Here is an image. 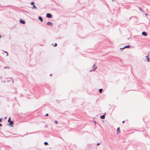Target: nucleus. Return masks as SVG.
Wrapping results in <instances>:
<instances>
[{"label":"nucleus","mask_w":150,"mask_h":150,"mask_svg":"<svg viewBox=\"0 0 150 150\" xmlns=\"http://www.w3.org/2000/svg\"><path fill=\"white\" fill-rule=\"evenodd\" d=\"M2 126V125L1 123H0V126Z\"/></svg>","instance_id":"obj_22"},{"label":"nucleus","mask_w":150,"mask_h":150,"mask_svg":"<svg viewBox=\"0 0 150 150\" xmlns=\"http://www.w3.org/2000/svg\"><path fill=\"white\" fill-rule=\"evenodd\" d=\"M1 37V35H0V38Z\"/></svg>","instance_id":"obj_30"},{"label":"nucleus","mask_w":150,"mask_h":150,"mask_svg":"<svg viewBox=\"0 0 150 150\" xmlns=\"http://www.w3.org/2000/svg\"><path fill=\"white\" fill-rule=\"evenodd\" d=\"M95 66V64H94L93 65V67H94Z\"/></svg>","instance_id":"obj_28"},{"label":"nucleus","mask_w":150,"mask_h":150,"mask_svg":"<svg viewBox=\"0 0 150 150\" xmlns=\"http://www.w3.org/2000/svg\"><path fill=\"white\" fill-rule=\"evenodd\" d=\"M13 121H11L9 123V125L11 126V127H13Z\"/></svg>","instance_id":"obj_2"},{"label":"nucleus","mask_w":150,"mask_h":150,"mask_svg":"<svg viewBox=\"0 0 150 150\" xmlns=\"http://www.w3.org/2000/svg\"><path fill=\"white\" fill-rule=\"evenodd\" d=\"M96 68H97V67H96L94 69V70H95Z\"/></svg>","instance_id":"obj_27"},{"label":"nucleus","mask_w":150,"mask_h":150,"mask_svg":"<svg viewBox=\"0 0 150 150\" xmlns=\"http://www.w3.org/2000/svg\"><path fill=\"white\" fill-rule=\"evenodd\" d=\"M47 24L48 25H50L52 26V23H51L50 22H48L47 23Z\"/></svg>","instance_id":"obj_5"},{"label":"nucleus","mask_w":150,"mask_h":150,"mask_svg":"<svg viewBox=\"0 0 150 150\" xmlns=\"http://www.w3.org/2000/svg\"><path fill=\"white\" fill-rule=\"evenodd\" d=\"M92 71V70H90V72H91V71Z\"/></svg>","instance_id":"obj_31"},{"label":"nucleus","mask_w":150,"mask_h":150,"mask_svg":"<svg viewBox=\"0 0 150 150\" xmlns=\"http://www.w3.org/2000/svg\"><path fill=\"white\" fill-rule=\"evenodd\" d=\"M55 122L57 124H58V122L57 121H55Z\"/></svg>","instance_id":"obj_17"},{"label":"nucleus","mask_w":150,"mask_h":150,"mask_svg":"<svg viewBox=\"0 0 150 150\" xmlns=\"http://www.w3.org/2000/svg\"><path fill=\"white\" fill-rule=\"evenodd\" d=\"M129 47H130V46L129 45H127V46H125L124 47V48H129Z\"/></svg>","instance_id":"obj_11"},{"label":"nucleus","mask_w":150,"mask_h":150,"mask_svg":"<svg viewBox=\"0 0 150 150\" xmlns=\"http://www.w3.org/2000/svg\"><path fill=\"white\" fill-rule=\"evenodd\" d=\"M125 48H124V47H123V48H120V49H125Z\"/></svg>","instance_id":"obj_25"},{"label":"nucleus","mask_w":150,"mask_h":150,"mask_svg":"<svg viewBox=\"0 0 150 150\" xmlns=\"http://www.w3.org/2000/svg\"><path fill=\"white\" fill-rule=\"evenodd\" d=\"M4 68H6V67H4Z\"/></svg>","instance_id":"obj_32"},{"label":"nucleus","mask_w":150,"mask_h":150,"mask_svg":"<svg viewBox=\"0 0 150 150\" xmlns=\"http://www.w3.org/2000/svg\"><path fill=\"white\" fill-rule=\"evenodd\" d=\"M57 45V44L55 43V44H54V47H55Z\"/></svg>","instance_id":"obj_18"},{"label":"nucleus","mask_w":150,"mask_h":150,"mask_svg":"<svg viewBox=\"0 0 150 150\" xmlns=\"http://www.w3.org/2000/svg\"><path fill=\"white\" fill-rule=\"evenodd\" d=\"M34 2H31V5H33V4H34Z\"/></svg>","instance_id":"obj_14"},{"label":"nucleus","mask_w":150,"mask_h":150,"mask_svg":"<svg viewBox=\"0 0 150 150\" xmlns=\"http://www.w3.org/2000/svg\"><path fill=\"white\" fill-rule=\"evenodd\" d=\"M142 35H144L145 36H146L147 35V34L144 32H143L142 33Z\"/></svg>","instance_id":"obj_3"},{"label":"nucleus","mask_w":150,"mask_h":150,"mask_svg":"<svg viewBox=\"0 0 150 150\" xmlns=\"http://www.w3.org/2000/svg\"><path fill=\"white\" fill-rule=\"evenodd\" d=\"M139 10L141 11H142V10L140 8H139Z\"/></svg>","instance_id":"obj_24"},{"label":"nucleus","mask_w":150,"mask_h":150,"mask_svg":"<svg viewBox=\"0 0 150 150\" xmlns=\"http://www.w3.org/2000/svg\"><path fill=\"white\" fill-rule=\"evenodd\" d=\"M103 91V90L102 89H100L99 90V92L100 93H101Z\"/></svg>","instance_id":"obj_9"},{"label":"nucleus","mask_w":150,"mask_h":150,"mask_svg":"<svg viewBox=\"0 0 150 150\" xmlns=\"http://www.w3.org/2000/svg\"><path fill=\"white\" fill-rule=\"evenodd\" d=\"M99 144H100V143H98V144H97V145L98 146V145H99Z\"/></svg>","instance_id":"obj_20"},{"label":"nucleus","mask_w":150,"mask_h":150,"mask_svg":"<svg viewBox=\"0 0 150 150\" xmlns=\"http://www.w3.org/2000/svg\"><path fill=\"white\" fill-rule=\"evenodd\" d=\"M20 22L21 23H22L23 24H25V22L24 21L22 20L21 19L20 20Z\"/></svg>","instance_id":"obj_4"},{"label":"nucleus","mask_w":150,"mask_h":150,"mask_svg":"<svg viewBox=\"0 0 150 150\" xmlns=\"http://www.w3.org/2000/svg\"><path fill=\"white\" fill-rule=\"evenodd\" d=\"M48 114H47V113L45 115V116H48Z\"/></svg>","instance_id":"obj_19"},{"label":"nucleus","mask_w":150,"mask_h":150,"mask_svg":"<svg viewBox=\"0 0 150 150\" xmlns=\"http://www.w3.org/2000/svg\"><path fill=\"white\" fill-rule=\"evenodd\" d=\"M5 52V53H7V55H8V54L7 53V52Z\"/></svg>","instance_id":"obj_21"},{"label":"nucleus","mask_w":150,"mask_h":150,"mask_svg":"<svg viewBox=\"0 0 150 150\" xmlns=\"http://www.w3.org/2000/svg\"><path fill=\"white\" fill-rule=\"evenodd\" d=\"M12 82H13H13H14V80L13 79H12Z\"/></svg>","instance_id":"obj_23"},{"label":"nucleus","mask_w":150,"mask_h":150,"mask_svg":"<svg viewBox=\"0 0 150 150\" xmlns=\"http://www.w3.org/2000/svg\"><path fill=\"white\" fill-rule=\"evenodd\" d=\"M38 19L40 20L41 21V22H42L43 21V19H42V18L41 17H39V18H38Z\"/></svg>","instance_id":"obj_8"},{"label":"nucleus","mask_w":150,"mask_h":150,"mask_svg":"<svg viewBox=\"0 0 150 150\" xmlns=\"http://www.w3.org/2000/svg\"><path fill=\"white\" fill-rule=\"evenodd\" d=\"M52 16V15L50 13H47L46 15V17L48 18H51Z\"/></svg>","instance_id":"obj_1"},{"label":"nucleus","mask_w":150,"mask_h":150,"mask_svg":"<svg viewBox=\"0 0 150 150\" xmlns=\"http://www.w3.org/2000/svg\"><path fill=\"white\" fill-rule=\"evenodd\" d=\"M10 118H9L8 119V122H10Z\"/></svg>","instance_id":"obj_16"},{"label":"nucleus","mask_w":150,"mask_h":150,"mask_svg":"<svg viewBox=\"0 0 150 150\" xmlns=\"http://www.w3.org/2000/svg\"><path fill=\"white\" fill-rule=\"evenodd\" d=\"M145 15H147V14H145Z\"/></svg>","instance_id":"obj_29"},{"label":"nucleus","mask_w":150,"mask_h":150,"mask_svg":"<svg viewBox=\"0 0 150 150\" xmlns=\"http://www.w3.org/2000/svg\"><path fill=\"white\" fill-rule=\"evenodd\" d=\"M2 121V118H0V122H1Z\"/></svg>","instance_id":"obj_15"},{"label":"nucleus","mask_w":150,"mask_h":150,"mask_svg":"<svg viewBox=\"0 0 150 150\" xmlns=\"http://www.w3.org/2000/svg\"><path fill=\"white\" fill-rule=\"evenodd\" d=\"M119 132V133L120 132V128L119 127L117 129V132Z\"/></svg>","instance_id":"obj_12"},{"label":"nucleus","mask_w":150,"mask_h":150,"mask_svg":"<svg viewBox=\"0 0 150 150\" xmlns=\"http://www.w3.org/2000/svg\"><path fill=\"white\" fill-rule=\"evenodd\" d=\"M114 1V0H112V1Z\"/></svg>","instance_id":"obj_33"},{"label":"nucleus","mask_w":150,"mask_h":150,"mask_svg":"<svg viewBox=\"0 0 150 150\" xmlns=\"http://www.w3.org/2000/svg\"><path fill=\"white\" fill-rule=\"evenodd\" d=\"M50 76H51V74H50Z\"/></svg>","instance_id":"obj_34"},{"label":"nucleus","mask_w":150,"mask_h":150,"mask_svg":"<svg viewBox=\"0 0 150 150\" xmlns=\"http://www.w3.org/2000/svg\"><path fill=\"white\" fill-rule=\"evenodd\" d=\"M124 122H125V121H123L122 122V123H124Z\"/></svg>","instance_id":"obj_26"},{"label":"nucleus","mask_w":150,"mask_h":150,"mask_svg":"<svg viewBox=\"0 0 150 150\" xmlns=\"http://www.w3.org/2000/svg\"><path fill=\"white\" fill-rule=\"evenodd\" d=\"M44 144L45 145H48V143L47 142H45L44 143Z\"/></svg>","instance_id":"obj_13"},{"label":"nucleus","mask_w":150,"mask_h":150,"mask_svg":"<svg viewBox=\"0 0 150 150\" xmlns=\"http://www.w3.org/2000/svg\"><path fill=\"white\" fill-rule=\"evenodd\" d=\"M105 115H101L100 117V118L101 119H104L105 118Z\"/></svg>","instance_id":"obj_7"},{"label":"nucleus","mask_w":150,"mask_h":150,"mask_svg":"<svg viewBox=\"0 0 150 150\" xmlns=\"http://www.w3.org/2000/svg\"><path fill=\"white\" fill-rule=\"evenodd\" d=\"M146 59L147 60V61L149 62V59L148 57V56H146Z\"/></svg>","instance_id":"obj_6"},{"label":"nucleus","mask_w":150,"mask_h":150,"mask_svg":"<svg viewBox=\"0 0 150 150\" xmlns=\"http://www.w3.org/2000/svg\"><path fill=\"white\" fill-rule=\"evenodd\" d=\"M34 8H35L36 9H37V8L36 6H35V5H34L33 6V8L34 9Z\"/></svg>","instance_id":"obj_10"}]
</instances>
